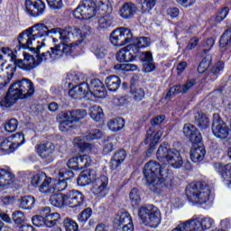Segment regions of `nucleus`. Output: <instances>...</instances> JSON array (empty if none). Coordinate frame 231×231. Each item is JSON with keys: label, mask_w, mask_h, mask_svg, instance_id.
I'll return each instance as SVG.
<instances>
[{"label": "nucleus", "mask_w": 231, "mask_h": 231, "mask_svg": "<svg viewBox=\"0 0 231 231\" xmlns=\"http://www.w3.org/2000/svg\"><path fill=\"white\" fill-rule=\"evenodd\" d=\"M143 175L150 190L152 192L160 194L165 189L172 187V175L167 173V171L163 170L156 161H150L144 165Z\"/></svg>", "instance_id": "f257e3e1"}, {"label": "nucleus", "mask_w": 231, "mask_h": 231, "mask_svg": "<svg viewBox=\"0 0 231 231\" xmlns=\"http://www.w3.org/2000/svg\"><path fill=\"white\" fill-rule=\"evenodd\" d=\"M35 93V88L32 80L23 79L14 82L5 97L0 100L1 107H12L19 98H28Z\"/></svg>", "instance_id": "f03ea898"}, {"label": "nucleus", "mask_w": 231, "mask_h": 231, "mask_svg": "<svg viewBox=\"0 0 231 231\" xmlns=\"http://www.w3.org/2000/svg\"><path fill=\"white\" fill-rule=\"evenodd\" d=\"M107 12H111V9L106 0H82L73 11V16L76 19H93L106 15Z\"/></svg>", "instance_id": "7ed1b4c3"}, {"label": "nucleus", "mask_w": 231, "mask_h": 231, "mask_svg": "<svg viewBox=\"0 0 231 231\" xmlns=\"http://www.w3.org/2000/svg\"><path fill=\"white\" fill-rule=\"evenodd\" d=\"M42 37H48V26L44 23H35L33 26L28 28L18 35V50H28L31 49L36 52V57L39 59L37 51H41L42 48L37 46V48H32L33 41L35 39H41Z\"/></svg>", "instance_id": "20e7f679"}, {"label": "nucleus", "mask_w": 231, "mask_h": 231, "mask_svg": "<svg viewBox=\"0 0 231 231\" xmlns=\"http://www.w3.org/2000/svg\"><path fill=\"white\" fill-rule=\"evenodd\" d=\"M2 59L3 55H0V78L6 75V78L4 79V82H2L3 86H8V84H10L15 73V68H19V69H23V71H31V69H33V68H35V59L30 54L23 53V60L17 59V55L13 56L11 62L14 64V67L12 65H8L5 68V70L3 69V66H5V63L1 61Z\"/></svg>", "instance_id": "39448f33"}, {"label": "nucleus", "mask_w": 231, "mask_h": 231, "mask_svg": "<svg viewBox=\"0 0 231 231\" xmlns=\"http://www.w3.org/2000/svg\"><path fill=\"white\" fill-rule=\"evenodd\" d=\"M50 33L56 36V38H52L53 42H59L60 40L61 44H64L71 42L72 39L78 37V42L79 44H81L82 41H84L86 37L89 35V26L83 25L80 29L77 27H68L65 29L48 28L47 37L50 35Z\"/></svg>", "instance_id": "423d86ee"}, {"label": "nucleus", "mask_w": 231, "mask_h": 231, "mask_svg": "<svg viewBox=\"0 0 231 231\" xmlns=\"http://www.w3.org/2000/svg\"><path fill=\"white\" fill-rule=\"evenodd\" d=\"M157 160L162 163H168L173 169H181L183 167V158L180 151L174 148H169L167 143H162L157 150Z\"/></svg>", "instance_id": "0eeeda50"}, {"label": "nucleus", "mask_w": 231, "mask_h": 231, "mask_svg": "<svg viewBox=\"0 0 231 231\" xmlns=\"http://www.w3.org/2000/svg\"><path fill=\"white\" fill-rule=\"evenodd\" d=\"M212 189L207 183H190L186 188V196L191 203L203 205L210 199Z\"/></svg>", "instance_id": "6e6552de"}, {"label": "nucleus", "mask_w": 231, "mask_h": 231, "mask_svg": "<svg viewBox=\"0 0 231 231\" xmlns=\"http://www.w3.org/2000/svg\"><path fill=\"white\" fill-rule=\"evenodd\" d=\"M60 178L64 179L60 180L51 179L49 182H44L42 187L39 188L40 192L42 194H60L65 189H68L67 181L75 178V173L71 170L65 171V173L60 171Z\"/></svg>", "instance_id": "1a4fd4ad"}, {"label": "nucleus", "mask_w": 231, "mask_h": 231, "mask_svg": "<svg viewBox=\"0 0 231 231\" xmlns=\"http://www.w3.org/2000/svg\"><path fill=\"white\" fill-rule=\"evenodd\" d=\"M79 44H80L79 42L61 43L50 48V51H38V60L39 62H46L47 60L51 61L56 60V59H60L62 55H69L71 53V48H73V46H79Z\"/></svg>", "instance_id": "9d476101"}, {"label": "nucleus", "mask_w": 231, "mask_h": 231, "mask_svg": "<svg viewBox=\"0 0 231 231\" xmlns=\"http://www.w3.org/2000/svg\"><path fill=\"white\" fill-rule=\"evenodd\" d=\"M138 216L145 225L150 228H156L162 223V211L156 206H143L139 208Z\"/></svg>", "instance_id": "9b49d317"}, {"label": "nucleus", "mask_w": 231, "mask_h": 231, "mask_svg": "<svg viewBox=\"0 0 231 231\" xmlns=\"http://www.w3.org/2000/svg\"><path fill=\"white\" fill-rule=\"evenodd\" d=\"M88 116L86 109H76L72 111L61 112L58 118L60 121L59 129L61 133H66L73 127V123L80 122L83 118Z\"/></svg>", "instance_id": "f8f14e48"}, {"label": "nucleus", "mask_w": 231, "mask_h": 231, "mask_svg": "<svg viewBox=\"0 0 231 231\" xmlns=\"http://www.w3.org/2000/svg\"><path fill=\"white\" fill-rule=\"evenodd\" d=\"M216 225V220L210 217L202 218H191L181 222L184 231H207L210 230Z\"/></svg>", "instance_id": "ddd939ff"}, {"label": "nucleus", "mask_w": 231, "mask_h": 231, "mask_svg": "<svg viewBox=\"0 0 231 231\" xmlns=\"http://www.w3.org/2000/svg\"><path fill=\"white\" fill-rule=\"evenodd\" d=\"M133 39L131 30L125 27H120L114 30L110 34V42L113 46H125L129 44Z\"/></svg>", "instance_id": "4468645a"}, {"label": "nucleus", "mask_w": 231, "mask_h": 231, "mask_svg": "<svg viewBox=\"0 0 231 231\" xmlns=\"http://www.w3.org/2000/svg\"><path fill=\"white\" fill-rule=\"evenodd\" d=\"M107 185H109V179H107V176L101 175L97 177L96 175L94 180H92L90 190L94 196H97V198H106V196H107Z\"/></svg>", "instance_id": "2eb2a0df"}, {"label": "nucleus", "mask_w": 231, "mask_h": 231, "mask_svg": "<svg viewBox=\"0 0 231 231\" xmlns=\"http://www.w3.org/2000/svg\"><path fill=\"white\" fill-rule=\"evenodd\" d=\"M212 133L217 138H220V140L228 138L230 130L226 124L221 120L219 114L213 115Z\"/></svg>", "instance_id": "dca6fc26"}, {"label": "nucleus", "mask_w": 231, "mask_h": 231, "mask_svg": "<svg viewBox=\"0 0 231 231\" xmlns=\"http://www.w3.org/2000/svg\"><path fill=\"white\" fill-rule=\"evenodd\" d=\"M46 5L42 0H25V12L30 17H41L44 14Z\"/></svg>", "instance_id": "f3484780"}, {"label": "nucleus", "mask_w": 231, "mask_h": 231, "mask_svg": "<svg viewBox=\"0 0 231 231\" xmlns=\"http://www.w3.org/2000/svg\"><path fill=\"white\" fill-rule=\"evenodd\" d=\"M86 198L84 194L79 190L72 189L67 193V207L70 208H79L84 205Z\"/></svg>", "instance_id": "a211bd4d"}, {"label": "nucleus", "mask_w": 231, "mask_h": 231, "mask_svg": "<svg viewBox=\"0 0 231 231\" xmlns=\"http://www.w3.org/2000/svg\"><path fill=\"white\" fill-rule=\"evenodd\" d=\"M88 85V95H94L97 98H104L106 97V88L104 83L98 79H91Z\"/></svg>", "instance_id": "6ab92c4d"}, {"label": "nucleus", "mask_w": 231, "mask_h": 231, "mask_svg": "<svg viewBox=\"0 0 231 231\" xmlns=\"http://www.w3.org/2000/svg\"><path fill=\"white\" fill-rule=\"evenodd\" d=\"M162 136H163V131L162 130H159L154 134V127H152L147 131L144 143H149L150 145L148 152H152V151L156 149V145H158V142Z\"/></svg>", "instance_id": "aec40b11"}, {"label": "nucleus", "mask_w": 231, "mask_h": 231, "mask_svg": "<svg viewBox=\"0 0 231 231\" xmlns=\"http://www.w3.org/2000/svg\"><path fill=\"white\" fill-rule=\"evenodd\" d=\"M193 146L190 150V160L193 161L194 163H201V161L205 159V154H207V151L205 150V146L199 143H192Z\"/></svg>", "instance_id": "412c9836"}, {"label": "nucleus", "mask_w": 231, "mask_h": 231, "mask_svg": "<svg viewBox=\"0 0 231 231\" xmlns=\"http://www.w3.org/2000/svg\"><path fill=\"white\" fill-rule=\"evenodd\" d=\"M196 86V79H189L185 84L181 85H175L171 87L167 93L166 97H171L172 95H178L180 93H187V91H189V89H192Z\"/></svg>", "instance_id": "4be33fe9"}, {"label": "nucleus", "mask_w": 231, "mask_h": 231, "mask_svg": "<svg viewBox=\"0 0 231 231\" xmlns=\"http://www.w3.org/2000/svg\"><path fill=\"white\" fill-rule=\"evenodd\" d=\"M69 95L75 100H79L84 97H88V95H89V85L88 83L77 85L69 91Z\"/></svg>", "instance_id": "5701e85b"}, {"label": "nucleus", "mask_w": 231, "mask_h": 231, "mask_svg": "<svg viewBox=\"0 0 231 231\" xmlns=\"http://www.w3.org/2000/svg\"><path fill=\"white\" fill-rule=\"evenodd\" d=\"M185 136L189 138L191 143H199L201 142V134L194 125L187 124L183 127Z\"/></svg>", "instance_id": "b1692460"}, {"label": "nucleus", "mask_w": 231, "mask_h": 231, "mask_svg": "<svg viewBox=\"0 0 231 231\" xmlns=\"http://www.w3.org/2000/svg\"><path fill=\"white\" fill-rule=\"evenodd\" d=\"M125 225H133L131 214L125 210L120 211L114 219V228H120Z\"/></svg>", "instance_id": "393cba45"}, {"label": "nucleus", "mask_w": 231, "mask_h": 231, "mask_svg": "<svg viewBox=\"0 0 231 231\" xmlns=\"http://www.w3.org/2000/svg\"><path fill=\"white\" fill-rule=\"evenodd\" d=\"M47 196H50V201L53 207H57V208H63V207L68 206V193L60 194V193H44Z\"/></svg>", "instance_id": "a878e982"}, {"label": "nucleus", "mask_w": 231, "mask_h": 231, "mask_svg": "<svg viewBox=\"0 0 231 231\" xmlns=\"http://www.w3.org/2000/svg\"><path fill=\"white\" fill-rule=\"evenodd\" d=\"M214 167L217 172L221 173V176L226 185H231V163L223 165L221 162H216Z\"/></svg>", "instance_id": "bb28decb"}, {"label": "nucleus", "mask_w": 231, "mask_h": 231, "mask_svg": "<svg viewBox=\"0 0 231 231\" xmlns=\"http://www.w3.org/2000/svg\"><path fill=\"white\" fill-rule=\"evenodd\" d=\"M37 152L41 158H50L55 152V145L50 142L42 143L37 145Z\"/></svg>", "instance_id": "cd10ccee"}, {"label": "nucleus", "mask_w": 231, "mask_h": 231, "mask_svg": "<svg viewBox=\"0 0 231 231\" xmlns=\"http://www.w3.org/2000/svg\"><path fill=\"white\" fill-rule=\"evenodd\" d=\"M136 10V5L134 4L125 3L121 6L119 15L123 19H131V17H134Z\"/></svg>", "instance_id": "c85d7f7f"}, {"label": "nucleus", "mask_w": 231, "mask_h": 231, "mask_svg": "<svg viewBox=\"0 0 231 231\" xmlns=\"http://www.w3.org/2000/svg\"><path fill=\"white\" fill-rule=\"evenodd\" d=\"M116 60L119 62H131L134 60V55L131 52V45L124 47L116 54Z\"/></svg>", "instance_id": "c756f323"}, {"label": "nucleus", "mask_w": 231, "mask_h": 231, "mask_svg": "<svg viewBox=\"0 0 231 231\" xmlns=\"http://www.w3.org/2000/svg\"><path fill=\"white\" fill-rule=\"evenodd\" d=\"M96 176L97 172L95 171H89L87 173H81L77 180L78 185H79V187H86V185L93 183Z\"/></svg>", "instance_id": "7c9ffc66"}, {"label": "nucleus", "mask_w": 231, "mask_h": 231, "mask_svg": "<svg viewBox=\"0 0 231 231\" xmlns=\"http://www.w3.org/2000/svg\"><path fill=\"white\" fill-rule=\"evenodd\" d=\"M106 86L108 89V91H118V88H120V84H122V81L118 76H108L106 79Z\"/></svg>", "instance_id": "2f4dec72"}, {"label": "nucleus", "mask_w": 231, "mask_h": 231, "mask_svg": "<svg viewBox=\"0 0 231 231\" xmlns=\"http://www.w3.org/2000/svg\"><path fill=\"white\" fill-rule=\"evenodd\" d=\"M14 181V174L10 170L0 169V187H7Z\"/></svg>", "instance_id": "473e14b6"}, {"label": "nucleus", "mask_w": 231, "mask_h": 231, "mask_svg": "<svg viewBox=\"0 0 231 231\" xmlns=\"http://www.w3.org/2000/svg\"><path fill=\"white\" fill-rule=\"evenodd\" d=\"M125 125V120H124V118L122 117L112 119L107 123L108 128L113 133H117V131H121V129H124Z\"/></svg>", "instance_id": "72a5a7b5"}, {"label": "nucleus", "mask_w": 231, "mask_h": 231, "mask_svg": "<svg viewBox=\"0 0 231 231\" xmlns=\"http://www.w3.org/2000/svg\"><path fill=\"white\" fill-rule=\"evenodd\" d=\"M50 180L51 178H48L45 173L41 172L32 176L31 184L32 185V187H39V185H41L40 189H42L46 181L50 183Z\"/></svg>", "instance_id": "f704fd0d"}, {"label": "nucleus", "mask_w": 231, "mask_h": 231, "mask_svg": "<svg viewBox=\"0 0 231 231\" xmlns=\"http://www.w3.org/2000/svg\"><path fill=\"white\" fill-rule=\"evenodd\" d=\"M195 123L199 129H207L210 125V119L207 117V115L202 112H198L195 116Z\"/></svg>", "instance_id": "c9c22d12"}, {"label": "nucleus", "mask_w": 231, "mask_h": 231, "mask_svg": "<svg viewBox=\"0 0 231 231\" xmlns=\"http://www.w3.org/2000/svg\"><path fill=\"white\" fill-rule=\"evenodd\" d=\"M141 57L146 71H153L154 63H152V53L150 51L143 52Z\"/></svg>", "instance_id": "e433bc0d"}, {"label": "nucleus", "mask_w": 231, "mask_h": 231, "mask_svg": "<svg viewBox=\"0 0 231 231\" xmlns=\"http://www.w3.org/2000/svg\"><path fill=\"white\" fill-rule=\"evenodd\" d=\"M126 156L127 153H125V150H120L116 152L111 161L112 169H116V167H118L120 163L125 160Z\"/></svg>", "instance_id": "4c0bfd02"}, {"label": "nucleus", "mask_w": 231, "mask_h": 231, "mask_svg": "<svg viewBox=\"0 0 231 231\" xmlns=\"http://www.w3.org/2000/svg\"><path fill=\"white\" fill-rule=\"evenodd\" d=\"M90 117L95 122H100L104 118V110L99 106H92L90 107Z\"/></svg>", "instance_id": "58836bf2"}, {"label": "nucleus", "mask_w": 231, "mask_h": 231, "mask_svg": "<svg viewBox=\"0 0 231 231\" xmlns=\"http://www.w3.org/2000/svg\"><path fill=\"white\" fill-rule=\"evenodd\" d=\"M74 145L79 147L81 152H91L93 150V145L89 143L82 142L81 137H78L74 141Z\"/></svg>", "instance_id": "ea45409f"}, {"label": "nucleus", "mask_w": 231, "mask_h": 231, "mask_svg": "<svg viewBox=\"0 0 231 231\" xmlns=\"http://www.w3.org/2000/svg\"><path fill=\"white\" fill-rule=\"evenodd\" d=\"M104 136V132L98 128L90 130L85 136L87 142H93V140H100Z\"/></svg>", "instance_id": "a19ab883"}, {"label": "nucleus", "mask_w": 231, "mask_h": 231, "mask_svg": "<svg viewBox=\"0 0 231 231\" xmlns=\"http://www.w3.org/2000/svg\"><path fill=\"white\" fill-rule=\"evenodd\" d=\"M59 221H60V214L53 212L45 218V226L51 228V226H55Z\"/></svg>", "instance_id": "79ce46f5"}, {"label": "nucleus", "mask_w": 231, "mask_h": 231, "mask_svg": "<svg viewBox=\"0 0 231 231\" xmlns=\"http://www.w3.org/2000/svg\"><path fill=\"white\" fill-rule=\"evenodd\" d=\"M33 205H35V199L32 196L23 197L20 200L21 208L30 210L31 208H33Z\"/></svg>", "instance_id": "37998d69"}, {"label": "nucleus", "mask_w": 231, "mask_h": 231, "mask_svg": "<svg viewBox=\"0 0 231 231\" xmlns=\"http://www.w3.org/2000/svg\"><path fill=\"white\" fill-rule=\"evenodd\" d=\"M231 44V27L228 28L222 35L220 39V49L223 51L226 46Z\"/></svg>", "instance_id": "c03bdc74"}, {"label": "nucleus", "mask_w": 231, "mask_h": 231, "mask_svg": "<svg viewBox=\"0 0 231 231\" xmlns=\"http://www.w3.org/2000/svg\"><path fill=\"white\" fill-rule=\"evenodd\" d=\"M130 93L135 102H142L145 98V90L142 88H131Z\"/></svg>", "instance_id": "a18cd8bd"}, {"label": "nucleus", "mask_w": 231, "mask_h": 231, "mask_svg": "<svg viewBox=\"0 0 231 231\" xmlns=\"http://www.w3.org/2000/svg\"><path fill=\"white\" fill-rule=\"evenodd\" d=\"M210 64H212V56L207 55L198 67L199 73H205L210 68Z\"/></svg>", "instance_id": "49530a36"}, {"label": "nucleus", "mask_w": 231, "mask_h": 231, "mask_svg": "<svg viewBox=\"0 0 231 231\" xmlns=\"http://www.w3.org/2000/svg\"><path fill=\"white\" fill-rule=\"evenodd\" d=\"M114 69H116V71H136L138 67L131 63H117L114 66Z\"/></svg>", "instance_id": "de8ad7c7"}, {"label": "nucleus", "mask_w": 231, "mask_h": 231, "mask_svg": "<svg viewBox=\"0 0 231 231\" xmlns=\"http://www.w3.org/2000/svg\"><path fill=\"white\" fill-rule=\"evenodd\" d=\"M0 149L7 153L14 152V151H15V146L14 145V143H12V138L8 137L5 139L0 144Z\"/></svg>", "instance_id": "09e8293b"}, {"label": "nucleus", "mask_w": 231, "mask_h": 231, "mask_svg": "<svg viewBox=\"0 0 231 231\" xmlns=\"http://www.w3.org/2000/svg\"><path fill=\"white\" fill-rule=\"evenodd\" d=\"M63 226L66 231L79 230V224H77V222H75V220L69 218V217H67L63 220Z\"/></svg>", "instance_id": "8fccbe9b"}, {"label": "nucleus", "mask_w": 231, "mask_h": 231, "mask_svg": "<svg viewBox=\"0 0 231 231\" xmlns=\"http://www.w3.org/2000/svg\"><path fill=\"white\" fill-rule=\"evenodd\" d=\"M9 138H11V142L13 143L14 148L24 143V134L23 133H17L12 136H9Z\"/></svg>", "instance_id": "3c124183"}, {"label": "nucleus", "mask_w": 231, "mask_h": 231, "mask_svg": "<svg viewBox=\"0 0 231 231\" xmlns=\"http://www.w3.org/2000/svg\"><path fill=\"white\" fill-rule=\"evenodd\" d=\"M17 125H19L17 119L12 118L5 122V129L7 133H15L17 130Z\"/></svg>", "instance_id": "603ef678"}, {"label": "nucleus", "mask_w": 231, "mask_h": 231, "mask_svg": "<svg viewBox=\"0 0 231 231\" xmlns=\"http://www.w3.org/2000/svg\"><path fill=\"white\" fill-rule=\"evenodd\" d=\"M142 5L143 12H151L158 0H139Z\"/></svg>", "instance_id": "864d4df0"}, {"label": "nucleus", "mask_w": 231, "mask_h": 231, "mask_svg": "<svg viewBox=\"0 0 231 231\" xmlns=\"http://www.w3.org/2000/svg\"><path fill=\"white\" fill-rule=\"evenodd\" d=\"M79 165L80 170L86 169V167H89L91 163H93V160L89 157V155H79Z\"/></svg>", "instance_id": "5fc2aeb1"}, {"label": "nucleus", "mask_w": 231, "mask_h": 231, "mask_svg": "<svg viewBox=\"0 0 231 231\" xmlns=\"http://www.w3.org/2000/svg\"><path fill=\"white\" fill-rule=\"evenodd\" d=\"M134 44L136 48H147V46L151 45V39L148 37H140L134 41Z\"/></svg>", "instance_id": "6e6d98bb"}, {"label": "nucleus", "mask_w": 231, "mask_h": 231, "mask_svg": "<svg viewBox=\"0 0 231 231\" xmlns=\"http://www.w3.org/2000/svg\"><path fill=\"white\" fill-rule=\"evenodd\" d=\"M111 24H112L111 17H109L108 15H105L98 20V26L100 30H106L109 28Z\"/></svg>", "instance_id": "4d7b16f0"}, {"label": "nucleus", "mask_w": 231, "mask_h": 231, "mask_svg": "<svg viewBox=\"0 0 231 231\" xmlns=\"http://www.w3.org/2000/svg\"><path fill=\"white\" fill-rule=\"evenodd\" d=\"M94 52L97 59H104L107 53V49L104 45L98 44L94 47Z\"/></svg>", "instance_id": "13d9d810"}, {"label": "nucleus", "mask_w": 231, "mask_h": 231, "mask_svg": "<svg viewBox=\"0 0 231 231\" xmlns=\"http://www.w3.org/2000/svg\"><path fill=\"white\" fill-rule=\"evenodd\" d=\"M93 214V210L91 208H85L79 216V221L81 223H86L89 217H91V215Z\"/></svg>", "instance_id": "bf43d9fd"}, {"label": "nucleus", "mask_w": 231, "mask_h": 231, "mask_svg": "<svg viewBox=\"0 0 231 231\" xmlns=\"http://www.w3.org/2000/svg\"><path fill=\"white\" fill-rule=\"evenodd\" d=\"M130 200L132 205H134V207L138 205L139 201H142V199L140 198V193L138 192L137 189H133L130 191Z\"/></svg>", "instance_id": "052dcab7"}, {"label": "nucleus", "mask_w": 231, "mask_h": 231, "mask_svg": "<svg viewBox=\"0 0 231 231\" xmlns=\"http://www.w3.org/2000/svg\"><path fill=\"white\" fill-rule=\"evenodd\" d=\"M79 156L72 157L67 162V166L69 167V169H71L72 171H80V164H79Z\"/></svg>", "instance_id": "680f3d73"}, {"label": "nucleus", "mask_w": 231, "mask_h": 231, "mask_svg": "<svg viewBox=\"0 0 231 231\" xmlns=\"http://www.w3.org/2000/svg\"><path fill=\"white\" fill-rule=\"evenodd\" d=\"M116 140L115 137H108L105 141V145L103 148L104 152H111L113 151V146L115 145Z\"/></svg>", "instance_id": "e2e57ef3"}, {"label": "nucleus", "mask_w": 231, "mask_h": 231, "mask_svg": "<svg viewBox=\"0 0 231 231\" xmlns=\"http://www.w3.org/2000/svg\"><path fill=\"white\" fill-rule=\"evenodd\" d=\"M32 225H34V226H44V225H46V218L42 216H39V215H36L34 217H32Z\"/></svg>", "instance_id": "0e129e2a"}, {"label": "nucleus", "mask_w": 231, "mask_h": 231, "mask_svg": "<svg viewBox=\"0 0 231 231\" xmlns=\"http://www.w3.org/2000/svg\"><path fill=\"white\" fill-rule=\"evenodd\" d=\"M228 7H224L220 11H218L216 15L217 23H221V21H225V19H226V15H228Z\"/></svg>", "instance_id": "69168bd1"}, {"label": "nucleus", "mask_w": 231, "mask_h": 231, "mask_svg": "<svg viewBox=\"0 0 231 231\" xmlns=\"http://www.w3.org/2000/svg\"><path fill=\"white\" fill-rule=\"evenodd\" d=\"M13 220L14 221V223L16 225H21V223H23V221H24V213H23V211H14L13 213Z\"/></svg>", "instance_id": "338daca9"}, {"label": "nucleus", "mask_w": 231, "mask_h": 231, "mask_svg": "<svg viewBox=\"0 0 231 231\" xmlns=\"http://www.w3.org/2000/svg\"><path fill=\"white\" fill-rule=\"evenodd\" d=\"M47 3L50 8H52L53 10H60V8L64 6L62 0H47Z\"/></svg>", "instance_id": "774afa93"}]
</instances>
